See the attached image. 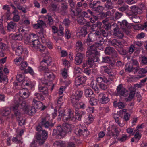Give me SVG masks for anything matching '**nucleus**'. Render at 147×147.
Here are the masks:
<instances>
[{
    "instance_id": "f257e3e1",
    "label": "nucleus",
    "mask_w": 147,
    "mask_h": 147,
    "mask_svg": "<svg viewBox=\"0 0 147 147\" xmlns=\"http://www.w3.org/2000/svg\"><path fill=\"white\" fill-rule=\"evenodd\" d=\"M96 80L98 83L100 88L102 90H105L107 88L108 85L111 83L113 79L109 77L107 78L100 76L97 78Z\"/></svg>"
},
{
    "instance_id": "f03ea898",
    "label": "nucleus",
    "mask_w": 147,
    "mask_h": 147,
    "mask_svg": "<svg viewBox=\"0 0 147 147\" xmlns=\"http://www.w3.org/2000/svg\"><path fill=\"white\" fill-rule=\"evenodd\" d=\"M103 42V41L100 40L99 42H97L93 45L88 47V50L86 52V56L87 57H94L98 54V49H99L98 47L101 46Z\"/></svg>"
},
{
    "instance_id": "7ed1b4c3",
    "label": "nucleus",
    "mask_w": 147,
    "mask_h": 147,
    "mask_svg": "<svg viewBox=\"0 0 147 147\" xmlns=\"http://www.w3.org/2000/svg\"><path fill=\"white\" fill-rule=\"evenodd\" d=\"M63 120L65 122H71L75 121L74 112L70 109H69L63 115Z\"/></svg>"
},
{
    "instance_id": "20e7f679",
    "label": "nucleus",
    "mask_w": 147,
    "mask_h": 147,
    "mask_svg": "<svg viewBox=\"0 0 147 147\" xmlns=\"http://www.w3.org/2000/svg\"><path fill=\"white\" fill-rule=\"evenodd\" d=\"M40 124L46 128H47L49 127H53L54 125L51 120H50L49 115L48 114L42 118Z\"/></svg>"
},
{
    "instance_id": "39448f33",
    "label": "nucleus",
    "mask_w": 147,
    "mask_h": 147,
    "mask_svg": "<svg viewBox=\"0 0 147 147\" xmlns=\"http://www.w3.org/2000/svg\"><path fill=\"white\" fill-rule=\"evenodd\" d=\"M30 45L34 49L41 52L44 51L46 49L45 47L40 44V42L38 39L32 40Z\"/></svg>"
},
{
    "instance_id": "423d86ee",
    "label": "nucleus",
    "mask_w": 147,
    "mask_h": 147,
    "mask_svg": "<svg viewBox=\"0 0 147 147\" xmlns=\"http://www.w3.org/2000/svg\"><path fill=\"white\" fill-rule=\"evenodd\" d=\"M66 134V131H64L61 126H58L57 129L53 130V136L56 135V137L61 139L64 137Z\"/></svg>"
},
{
    "instance_id": "0eeeda50",
    "label": "nucleus",
    "mask_w": 147,
    "mask_h": 147,
    "mask_svg": "<svg viewBox=\"0 0 147 147\" xmlns=\"http://www.w3.org/2000/svg\"><path fill=\"white\" fill-rule=\"evenodd\" d=\"M116 94L117 96L126 97L128 94V92L121 84L118 85L117 87Z\"/></svg>"
},
{
    "instance_id": "6e6552de",
    "label": "nucleus",
    "mask_w": 147,
    "mask_h": 147,
    "mask_svg": "<svg viewBox=\"0 0 147 147\" xmlns=\"http://www.w3.org/2000/svg\"><path fill=\"white\" fill-rule=\"evenodd\" d=\"M44 76L45 78H47V80L49 79L50 84H51V90H52L53 88L54 85L52 84V81L55 78V77L54 74L52 72H49L48 71L45 72Z\"/></svg>"
},
{
    "instance_id": "1a4fd4ad",
    "label": "nucleus",
    "mask_w": 147,
    "mask_h": 147,
    "mask_svg": "<svg viewBox=\"0 0 147 147\" xmlns=\"http://www.w3.org/2000/svg\"><path fill=\"white\" fill-rule=\"evenodd\" d=\"M68 8L67 4L66 3H63L61 4L60 8L58 9L57 11L59 13L64 16L67 14Z\"/></svg>"
},
{
    "instance_id": "9d476101",
    "label": "nucleus",
    "mask_w": 147,
    "mask_h": 147,
    "mask_svg": "<svg viewBox=\"0 0 147 147\" xmlns=\"http://www.w3.org/2000/svg\"><path fill=\"white\" fill-rule=\"evenodd\" d=\"M16 54L18 56H20L22 53L26 54L27 53V51L26 49H23L22 46H19L16 47L15 49Z\"/></svg>"
},
{
    "instance_id": "9b49d317",
    "label": "nucleus",
    "mask_w": 147,
    "mask_h": 147,
    "mask_svg": "<svg viewBox=\"0 0 147 147\" xmlns=\"http://www.w3.org/2000/svg\"><path fill=\"white\" fill-rule=\"evenodd\" d=\"M110 44L111 45L115 47L117 49L118 48H122L123 47V42L115 39L112 40Z\"/></svg>"
},
{
    "instance_id": "f8f14e48",
    "label": "nucleus",
    "mask_w": 147,
    "mask_h": 147,
    "mask_svg": "<svg viewBox=\"0 0 147 147\" xmlns=\"http://www.w3.org/2000/svg\"><path fill=\"white\" fill-rule=\"evenodd\" d=\"M84 55L83 54L78 53L76 55L75 59V63L76 65H80L82 63Z\"/></svg>"
},
{
    "instance_id": "ddd939ff",
    "label": "nucleus",
    "mask_w": 147,
    "mask_h": 147,
    "mask_svg": "<svg viewBox=\"0 0 147 147\" xmlns=\"http://www.w3.org/2000/svg\"><path fill=\"white\" fill-rule=\"evenodd\" d=\"M98 97L101 102L102 104L107 103L109 101V99L107 96L103 93H100L98 96Z\"/></svg>"
},
{
    "instance_id": "4468645a",
    "label": "nucleus",
    "mask_w": 147,
    "mask_h": 147,
    "mask_svg": "<svg viewBox=\"0 0 147 147\" xmlns=\"http://www.w3.org/2000/svg\"><path fill=\"white\" fill-rule=\"evenodd\" d=\"M36 110V109L34 107L29 105L27 106V108L24 110V112L25 113L30 115H32L34 114Z\"/></svg>"
},
{
    "instance_id": "2eb2a0df",
    "label": "nucleus",
    "mask_w": 147,
    "mask_h": 147,
    "mask_svg": "<svg viewBox=\"0 0 147 147\" xmlns=\"http://www.w3.org/2000/svg\"><path fill=\"white\" fill-rule=\"evenodd\" d=\"M19 94L20 96L24 98H26L28 97L30 94L28 89L25 88L20 90Z\"/></svg>"
},
{
    "instance_id": "dca6fc26",
    "label": "nucleus",
    "mask_w": 147,
    "mask_h": 147,
    "mask_svg": "<svg viewBox=\"0 0 147 147\" xmlns=\"http://www.w3.org/2000/svg\"><path fill=\"white\" fill-rule=\"evenodd\" d=\"M113 35L116 37L121 38L123 36V33L120 31V30L118 28H116L114 29Z\"/></svg>"
},
{
    "instance_id": "f3484780",
    "label": "nucleus",
    "mask_w": 147,
    "mask_h": 147,
    "mask_svg": "<svg viewBox=\"0 0 147 147\" xmlns=\"http://www.w3.org/2000/svg\"><path fill=\"white\" fill-rule=\"evenodd\" d=\"M76 50L77 52H79L83 51L84 48L83 45L80 41L76 42L75 45Z\"/></svg>"
},
{
    "instance_id": "a211bd4d",
    "label": "nucleus",
    "mask_w": 147,
    "mask_h": 147,
    "mask_svg": "<svg viewBox=\"0 0 147 147\" xmlns=\"http://www.w3.org/2000/svg\"><path fill=\"white\" fill-rule=\"evenodd\" d=\"M97 37L96 36V34L94 33H90L88 35V38L86 40V42H93L97 40Z\"/></svg>"
},
{
    "instance_id": "6ab92c4d",
    "label": "nucleus",
    "mask_w": 147,
    "mask_h": 147,
    "mask_svg": "<svg viewBox=\"0 0 147 147\" xmlns=\"http://www.w3.org/2000/svg\"><path fill=\"white\" fill-rule=\"evenodd\" d=\"M71 101L74 106L76 108H79V99L72 95L71 97Z\"/></svg>"
},
{
    "instance_id": "aec40b11",
    "label": "nucleus",
    "mask_w": 147,
    "mask_h": 147,
    "mask_svg": "<svg viewBox=\"0 0 147 147\" xmlns=\"http://www.w3.org/2000/svg\"><path fill=\"white\" fill-rule=\"evenodd\" d=\"M51 62V58L48 56H46L45 59L42 60L40 62L41 65H44L45 66H47L50 65Z\"/></svg>"
},
{
    "instance_id": "412c9836",
    "label": "nucleus",
    "mask_w": 147,
    "mask_h": 147,
    "mask_svg": "<svg viewBox=\"0 0 147 147\" xmlns=\"http://www.w3.org/2000/svg\"><path fill=\"white\" fill-rule=\"evenodd\" d=\"M126 109H124L119 111L120 114H122L124 115V119L125 121H127L129 120L130 115L126 112Z\"/></svg>"
},
{
    "instance_id": "4be33fe9",
    "label": "nucleus",
    "mask_w": 147,
    "mask_h": 147,
    "mask_svg": "<svg viewBox=\"0 0 147 147\" xmlns=\"http://www.w3.org/2000/svg\"><path fill=\"white\" fill-rule=\"evenodd\" d=\"M19 107V105L18 103H17L15 105H14L12 107V110L14 112L15 114L16 117H19L20 115L21 114L18 111Z\"/></svg>"
},
{
    "instance_id": "5701e85b",
    "label": "nucleus",
    "mask_w": 147,
    "mask_h": 147,
    "mask_svg": "<svg viewBox=\"0 0 147 147\" xmlns=\"http://www.w3.org/2000/svg\"><path fill=\"white\" fill-rule=\"evenodd\" d=\"M16 23L13 22L11 21L8 24L7 29L9 31H12L16 29Z\"/></svg>"
},
{
    "instance_id": "b1692460",
    "label": "nucleus",
    "mask_w": 147,
    "mask_h": 147,
    "mask_svg": "<svg viewBox=\"0 0 147 147\" xmlns=\"http://www.w3.org/2000/svg\"><path fill=\"white\" fill-rule=\"evenodd\" d=\"M39 91L42 92L43 94L46 95L47 96L48 95V88L44 86H41L40 84L39 85Z\"/></svg>"
},
{
    "instance_id": "393cba45",
    "label": "nucleus",
    "mask_w": 147,
    "mask_h": 147,
    "mask_svg": "<svg viewBox=\"0 0 147 147\" xmlns=\"http://www.w3.org/2000/svg\"><path fill=\"white\" fill-rule=\"evenodd\" d=\"M85 94L86 97L94 98V96L92 91L90 88L86 89L85 90Z\"/></svg>"
},
{
    "instance_id": "a878e982",
    "label": "nucleus",
    "mask_w": 147,
    "mask_h": 147,
    "mask_svg": "<svg viewBox=\"0 0 147 147\" xmlns=\"http://www.w3.org/2000/svg\"><path fill=\"white\" fill-rule=\"evenodd\" d=\"M77 20L78 23L80 25H83L85 24H89V22H87L86 20L82 16H80L78 18Z\"/></svg>"
},
{
    "instance_id": "bb28decb",
    "label": "nucleus",
    "mask_w": 147,
    "mask_h": 147,
    "mask_svg": "<svg viewBox=\"0 0 147 147\" xmlns=\"http://www.w3.org/2000/svg\"><path fill=\"white\" fill-rule=\"evenodd\" d=\"M102 23L98 21L96 23L93 24L90 26V28L93 31H95L96 28H100L102 25Z\"/></svg>"
},
{
    "instance_id": "cd10ccee",
    "label": "nucleus",
    "mask_w": 147,
    "mask_h": 147,
    "mask_svg": "<svg viewBox=\"0 0 147 147\" xmlns=\"http://www.w3.org/2000/svg\"><path fill=\"white\" fill-rule=\"evenodd\" d=\"M32 104L36 107V108L40 109L42 106V103L37 101L35 99H34L32 101Z\"/></svg>"
},
{
    "instance_id": "c85d7f7f",
    "label": "nucleus",
    "mask_w": 147,
    "mask_h": 147,
    "mask_svg": "<svg viewBox=\"0 0 147 147\" xmlns=\"http://www.w3.org/2000/svg\"><path fill=\"white\" fill-rule=\"evenodd\" d=\"M90 86L96 92L98 93L99 88L97 86V84L94 80L92 81L90 83Z\"/></svg>"
},
{
    "instance_id": "c756f323",
    "label": "nucleus",
    "mask_w": 147,
    "mask_h": 147,
    "mask_svg": "<svg viewBox=\"0 0 147 147\" xmlns=\"http://www.w3.org/2000/svg\"><path fill=\"white\" fill-rule=\"evenodd\" d=\"M131 9L134 15L136 14L140 13L142 12V10L140 9L135 6L131 7Z\"/></svg>"
},
{
    "instance_id": "7c9ffc66",
    "label": "nucleus",
    "mask_w": 147,
    "mask_h": 147,
    "mask_svg": "<svg viewBox=\"0 0 147 147\" xmlns=\"http://www.w3.org/2000/svg\"><path fill=\"white\" fill-rule=\"evenodd\" d=\"M134 69V73H136L138 71V73L140 74H145L147 72L145 68H140L139 66L135 67Z\"/></svg>"
},
{
    "instance_id": "2f4dec72",
    "label": "nucleus",
    "mask_w": 147,
    "mask_h": 147,
    "mask_svg": "<svg viewBox=\"0 0 147 147\" xmlns=\"http://www.w3.org/2000/svg\"><path fill=\"white\" fill-rule=\"evenodd\" d=\"M38 22L37 23L35 24L34 25V28L36 29L41 28L45 24L44 22L42 20H39Z\"/></svg>"
},
{
    "instance_id": "473e14b6",
    "label": "nucleus",
    "mask_w": 147,
    "mask_h": 147,
    "mask_svg": "<svg viewBox=\"0 0 147 147\" xmlns=\"http://www.w3.org/2000/svg\"><path fill=\"white\" fill-rule=\"evenodd\" d=\"M105 52L106 54L111 55L113 52H115V50L113 48L108 47L106 48Z\"/></svg>"
},
{
    "instance_id": "72a5a7b5",
    "label": "nucleus",
    "mask_w": 147,
    "mask_h": 147,
    "mask_svg": "<svg viewBox=\"0 0 147 147\" xmlns=\"http://www.w3.org/2000/svg\"><path fill=\"white\" fill-rule=\"evenodd\" d=\"M135 68H133L131 65H130L129 63H127L125 66V71L128 72H133L134 70L135 71Z\"/></svg>"
},
{
    "instance_id": "f704fd0d",
    "label": "nucleus",
    "mask_w": 147,
    "mask_h": 147,
    "mask_svg": "<svg viewBox=\"0 0 147 147\" xmlns=\"http://www.w3.org/2000/svg\"><path fill=\"white\" fill-rule=\"evenodd\" d=\"M11 109L9 107L5 108L3 110L1 111L2 115L6 116L9 115L11 113Z\"/></svg>"
},
{
    "instance_id": "c9c22d12",
    "label": "nucleus",
    "mask_w": 147,
    "mask_h": 147,
    "mask_svg": "<svg viewBox=\"0 0 147 147\" xmlns=\"http://www.w3.org/2000/svg\"><path fill=\"white\" fill-rule=\"evenodd\" d=\"M100 3V2L99 1H94L89 4V7L90 8L94 9V10L98 5H99Z\"/></svg>"
},
{
    "instance_id": "e433bc0d",
    "label": "nucleus",
    "mask_w": 147,
    "mask_h": 147,
    "mask_svg": "<svg viewBox=\"0 0 147 147\" xmlns=\"http://www.w3.org/2000/svg\"><path fill=\"white\" fill-rule=\"evenodd\" d=\"M17 81L18 82H15V85L16 86L17 83H21V82H22L24 80V76L21 74L17 75L16 76Z\"/></svg>"
},
{
    "instance_id": "4c0bfd02",
    "label": "nucleus",
    "mask_w": 147,
    "mask_h": 147,
    "mask_svg": "<svg viewBox=\"0 0 147 147\" xmlns=\"http://www.w3.org/2000/svg\"><path fill=\"white\" fill-rule=\"evenodd\" d=\"M55 146L60 147H65V143L62 141L58 140L55 142L54 143Z\"/></svg>"
},
{
    "instance_id": "58836bf2",
    "label": "nucleus",
    "mask_w": 147,
    "mask_h": 147,
    "mask_svg": "<svg viewBox=\"0 0 147 147\" xmlns=\"http://www.w3.org/2000/svg\"><path fill=\"white\" fill-rule=\"evenodd\" d=\"M82 92L81 91L75 90V93H74L72 95L74 96L75 97L80 99L82 97Z\"/></svg>"
},
{
    "instance_id": "ea45409f",
    "label": "nucleus",
    "mask_w": 147,
    "mask_h": 147,
    "mask_svg": "<svg viewBox=\"0 0 147 147\" xmlns=\"http://www.w3.org/2000/svg\"><path fill=\"white\" fill-rule=\"evenodd\" d=\"M24 61V58H22L21 57H20L16 58L14 60V62L16 65L19 66Z\"/></svg>"
},
{
    "instance_id": "a19ab883",
    "label": "nucleus",
    "mask_w": 147,
    "mask_h": 147,
    "mask_svg": "<svg viewBox=\"0 0 147 147\" xmlns=\"http://www.w3.org/2000/svg\"><path fill=\"white\" fill-rule=\"evenodd\" d=\"M12 38L13 40H20L22 39V35L21 34H15L12 36Z\"/></svg>"
},
{
    "instance_id": "79ce46f5",
    "label": "nucleus",
    "mask_w": 147,
    "mask_h": 147,
    "mask_svg": "<svg viewBox=\"0 0 147 147\" xmlns=\"http://www.w3.org/2000/svg\"><path fill=\"white\" fill-rule=\"evenodd\" d=\"M29 105L26 103L25 101H23L19 105V107L20 108L23 109L24 111V110L27 108V106H29Z\"/></svg>"
},
{
    "instance_id": "37998d69",
    "label": "nucleus",
    "mask_w": 147,
    "mask_h": 147,
    "mask_svg": "<svg viewBox=\"0 0 147 147\" xmlns=\"http://www.w3.org/2000/svg\"><path fill=\"white\" fill-rule=\"evenodd\" d=\"M128 138V137L127 135L123 134L121 137H117V139L120 142H122L127 140Z\"/></svg>"
},
{
    "instance_id": "c03bdc74",
    "label": "nucleus",
    "mask_w": 147,
    "mask_h": 147,
    "mask_svg": "<svg viewBox=\"0 0 147 147\" xmlns=\"http://www.w3.org/2000/svg\"><path fill=\"white\" fill-rule=\"evenodd\" d=\"M128 23L125 20L122 21L120 23L121 27L123 29H124L128 27Z\"/></svg>"
},
{
    "instance_id": "a18cd8bd",
    "label": "nucleus",
    "mask_w": 147,
    "mask_h": 147,
    "mask_svg": "<svg viewBox=\"0 0 147 147\" xmlns=\"http://www.w3.org/2000/svg\"><path fill=\"white\" fill-rule=\"evenodd\" d=\"M88 117L86 119V123L87 124L91 123L94 120V117L91 114H89L88 115Z\"/></svg>"
},
{
    "instance_id": "49530a36",
    "label": "nucleus",
    "mask_w": 147,
    "mask_h": 147,
    "mask_svg": "<svg viewBox=\"0 0 147 147\" xmlns=\"http://www.w3.org/2000/svg\"><path fill=\"white\" fill-rule=\"evenodd\" d=\"M18 120V123L19 125L20 126H22L24 125L25 123V119L23 118L21 116V114L19 116V117H17Z\"/></svg>"
},
{
    "instance_id": "de8ad7c7",
    "label": "nucleus",
    "mask_w": 147,
    "mask_h": 147,
    "mask_svg": "<svg viewBox=\"0 0 147 147\" xmlns=\"http://www.w3.org/2000/svg\"><path fill=\"white\" fill-rule=\"evenodd\" d=\"M119 10L122 12L127 11L129 10V7L126 5H123L118 8Z\"/></svg>"
},
{
    "instance_id": "09e8293b",
    "label": "nucleus",
    "mask_w": 147,
    "mask_h": 147,
    "mask_svg": "<svg viewBox=\"0 0 147 147\" xmlns=\"http://www.w3.org/2000/svg\"><path fill=\"white\" fill-rule=\"evenodd\" d=\"M24 43L28 44L30 43L31 44V42L30 40V36L28 34H26L24 38Z\"/></svg>"
},
{
    "instance_id": "8fccbe9b",
    "label": "nucleus",
    "mask_w": 147,
    "mask_h": 147,
    "mask_svg": "<svg viewBox=\"0 0 147 147\" xmlns=\"http://www.w3.org/2000/svg\"><path fill=\"white\" fill-rule=\"evenodd\" d=\"M101 62L102 63H111V61L109 57L106 56L102 57Z\"/></svg>"
},
{
    "instance_id": "3c124183",
    "label": "nucleus",
    "mask_w": 147,
    "mask_h": 147,
    "mask_svg": "<svg viewBox=\"0 0 147 147\" xmlns=\"http://www.w3.org/2000/svg\"><path fill=\"white\" fill-rule=\"evenodd\" d=\"M102 71H104L105 72L109 74L110 73V70L106 66H102L101 67Z\"/></svg>"
},
{
    "instance_id": "603ef678",
    "label": "nucleus",
    "mask_w": 147,
    "mask_h": 147,
    "mask_svg": "<svg viewBox=\"0 0 147 147\" xmlns=\"http://www.w3.org/2000/svg\"><path fill=\"white\" fill-rule=\"evenodd\" d=\"M61 74L63 77L65 79L68 76L67 69L65 68H64L61 70Z\"/></svg>"
},
{
    "instance_id": "864d4df0",
    "label": "nucleus",
    "mask_w": 147,
    "mask_h": 147,
    "mask_svg": "<svg viewBox=\"0 0 147 147\" xmlns=\"http://www.w3.org/2000/svg\"><path fill=\"white\" fill-rule=\"evenodd\" d=\"M28 64L26 62L24 61H23L20 65H19L20 68L21 70H24L27 67Z\"/></svg>"
},
{
    "instance_id": "5fc2aeb1",
    "label": "nucleus",
    "mask_w": 147,
    "mask_h": 147,
    "mask_svg": "<svg viewBox=\"0 0 147 147\" xmlns=\"http://www.w3.org/2000/svg\"><path fill=\"white\" fill-rule=\"evenodd\" d=\"M131 19L133 22L135 23H138L140 21V17L134 15L133 17H131Z\"/></svg>"
},
{
    "instance_id": "6e6d98bb",
    "label": "nucleus",
    "mask_w": 147,
    "mask_h": 147,
    "mask_svg": "<svg viewBox=\"0 0 147 147\" xmlns=\"http://www.w3.org/2000/svg\"><path fill=\"white\" fill-rule=\"evenodd\" d=\"M119 53L122 55H125L126 54V51L124 49L122 48H118L117 49Z\"/></svg>"
},
{
    "instance_id": "4d7b16f0",
    "label": "nucleus",
    "mask_w": 147,
    "mask_h": 147,
    "mask_svg": "<svg viewBox=\"0 0 147 147\" xmlns=\"http://www.w3.org/2000/svg\"><path fill=\"white\" fill-rule=\"evenodd\" d=\"M34 99H37L39 100H42L43 99L44 97L41 94L36 92L34 94Z\"/></svg>"
},
{
    "instance_id": "13d9d810",
    "label": "nucleus",
    "mask_w": 147,
    "mask_h": 147,
    "mask_svg": "<svg viewBox=\"0 0 147 147\" xmlns=\"http://www.w3.org/2000/svg\"><path fill=\"white\" fill-rule=\"evenodd\" d=\"M0 49L4 50L7 51L9 50L8 46L2 42H0Z\"/></svg>"
},
{
    "instance_id": "bf43d9fd",
    "label": "nucleus",
    "mask_w": 147,
    "mask_h": 147,
    "mask_svg": "<svg viewBox=\"0 0 147 147\" xmlns=\"http://www.w3.org/2000/svg\"><path fill=\"white\" fill-rule=\"evenodd\" d=\"M41 81V83L43 84L49 86H51V84H50L49 81L48 80H47L46 79H45V78H42Z\"/></svg>"
},
{
    "instance_id": "052dcab7",
    "label": "nucleus",
    "mask_w": 147,
    "mask_h": 147,
    "mask_svg": "<svg viewBox=\"0 0 147 147\" xmlns=\"http://www.w3.org/2000/svg\"><path fill=\"white\" fill-rule=\"evenodd\" d=\"M82 129L77 128L74 131L75 133L78 136H80L82 135Z\"/></svg>"
},
{
    "instance_id": "680f3d73",
    "label": "nucleus",
    "mask_w": 147,
    "mask_h": 147,
    "mask_svg": "<svg viewBox=\"0 0 147 147\" xmlns=\"http://www.w3.org/2000/svg\"><path fill=\"white\" fill-rule=\"evenodd\" d=\"M107 135L109 136H112L113 138H114V137L115 135V134L113 133V131L111 129V131L110 130V129H108L107 130Z\"/></svg>"
},
{
    "instance_id": "e2e57ef3",
    "label": "nucleus",
    "mask_w": 147,
    "mask_h": 147,
    "mask_svg": "<svg viewBox=\"0 0 147 147\" xmlns=\"http://www.w3.org/2000/svg\"><path fill=\"white\" fill-rule=\"evenodd\" d=\"M63 23L66 27H67L70 25V21L69 19H65L63 21Z\"/></svg>"
},
{
    "instance_id": "0e129e2a",
    "label": "nucleus",
    "mask_w": 147,
    "mask_h": 147,
    "mask_svg": "<svg viewBox=\"0 0 147 147\" xmlns=\"http://www.w3.org/2000/svg\"><path fill=\"white\" fill-rule=\"evenodd\" d=\"M122 16L123 13H122L117 11L115 14L114 18L116 19H118L121 18Z\"/></svg>"
},
{
    "instance_id": "69168bd1",
    "label": "nucleus",
    "mask_w": 147,
    "mask_h": 147,
    "mask_svg": "<svg viewBox=\"0 0 147 147\" xmlns=\"http://www.w3.org/2000/svg\"><path fill=\"white\" fill-rule=\"evenodd\" d=\"M112 130H113V131L116 133L114 137V138H117V137H118L119 131L117 129L116 127L114 125L113 126Z\"/></svg>"
},
{
    "instance_id": "338daca9",
    "label": "nucleus",
    "mask_w": 147,
    "mask_h": 147,
    "mask_svg": "<svg viewBox=\"0 0 147 147\" xmlns=\"http://www.w3.org/2000/svg\"><path fill=\"white\" fill-rule=\"evenodd\" d=\"M102 15L104 17L108 18L112 16V14L111 11H109L106 12L105 13H102Z\"/></svg>"
},
{
    "instance_id": "774afa93",
    "label": "nucleus",
    "mask_w": 147,
    "mask_h": 147,
    "mask_svg": "<svg viewBox=\"0 0 147 147\" xmlns=\"http://www.w3.org/2000/svg\"><path fill=\"white\" fill-rule=\"evenodd\" d=\"M75 84L76 86H78L82 84L80 79L78 76L76 77L75 78Z\"/></svg>"
}]
</instances>
